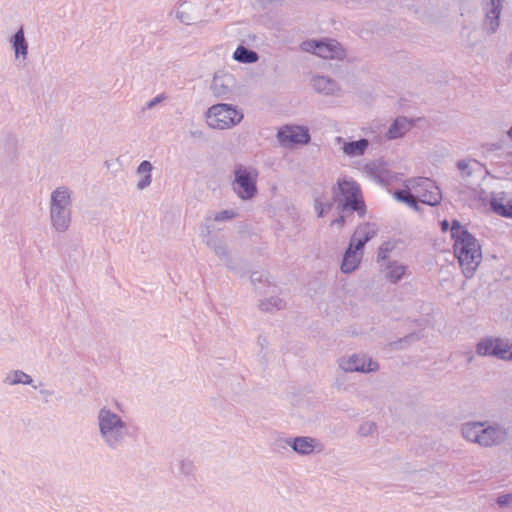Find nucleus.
<instances>
[{"mask_svg": "<svg viewBox=\"0 0 512 512\" xmlns=\"http://www.w3.org/2000/svg\"><path fill=\"white\" fill-rule=\"evenodd\" d=\"M167 99V96L165 93H160L158 94L156 97H154L153 99L149 100L143 110H146V109H152L154 108L156 105L160 104L161 102H163L164 100Z\"/></svg>", "mask_w": 512, "mask_h": 512, "instance_id": "34", "label": "nucleus"}, {"mask_svg": "<svg viewBox=\"0 0 512 512\" xmlns=\"http://www.w3.org/2000/svg\"><path fill=\"white\" fill-rule=\"evenodd\" d=\"M377 231L369 224H363L356 228L350 238L349 246L352 250L363 254L365 244L375 237Z\"/></svg>", "mask_w": 512, "mask_h": 512, "instance_id": "14", "label": "nucleus"}, {"mask_svg": "<svg viewBox=\"0 0 512 512\" xmlns=\"http://www.w3.org/2000/svg\"><path fill=\"white\" fill-rule=\"evenodd\" d=\"M332 199L337 211H355L364 218L367 207L359 183L352 177L339 178L331 188Z\"/></svg>", "mask_w": 512, "mask_h": 512, "instance_id": "3", "label": "nucleus"}, {"mask_svg": "<svg viewBox=\"0 0 512 512\" xmlns=\"http://www.w3.org/2000/svg\"><path fill=\"white\" fill-rule=\"evenodd\" d=\"M186 4H187V2H186V1H183V2H181V3L179 4V6H180V7H183V6H185Z\"/></svg>", "mask_w": 512, "mask_h": 512, "instance_id": "47", "label": "nucleus"}, {"mask_svg": "<svg viewBox=\"0 0 512 512\" xmlns=\"http://www.w3.org/2000/svg\"><path fill=\"white\" fill-rule=\"evenodd\" d=\"M233 59L239 63L252 64L258 61L259 55L243 45H239L233 53Z\"/></svg>", "mask_w": 512, "mask_h": 512, "instance_id": "22", "label": "nucleus"}, {"mask_svg": "<svg viewBox=\"0 0 512 512\" xmlns=\"http://www.w3.org/2000/svg\"><path fill=\"white\" fill-rule=\"evenodd\" d=\"M213 94L217 98H227L230 94V89L227 85H224L220 80L214 79L213 84L211 86Z\"/></svg>", "mask_w": 512, "mask_h": 512, "instance_id": "31", "label": "nucleus"}, {"mask_svg": "<svg viewBox=\"0 0 512 512\" xmlns=\"http://www.w3.org/2000/svg\"><path fill=\"white\" fill-rule=\"evenodd\" d=\"M99 438L110 451H120L132 436L127 421L111 407L104 405L96 413Z\"/></svg>", "mask_w": 512, "mask_h": 512, "instance_id": "2", "label": "nucleus"}, {"mask_svg": "<svg viewBox=\"0 0 512 512\" xmlns=\"http://www.w3.org/2000/svg\"><path fill=\"white\" fill-rule=\"evenodd\" d=\"M469 163L470 161L468 160H459L457 162V168L462 172L463 175L465 176H470L471 175V170L469 168Z\"/></svg>", "mask_w": 512, "mask_h": 512, "instance_id": "39", "label": "nucleus"}, {"mask_svg": "<svg viewBox=\"0 0 512 512\" xmlns=\"http://www.w3.org/2000/svg\"><path fill=\"white\" fill-rule=\"evenodd\" d=\"M492 210L503 217L512 218V203L508 202L507 204H503L500 201L493 199L491 201Z\"/></svg>", "mask_w": 512, "mask_h": 512, "instance_id": "28", "label": "nucleus"}, {"mask_svg": "<svg viewBox=\"0 0 512 512\" xmlns=\"http://www.w3.org/2000/svg\"><path fill=\"white\" fill-rule=\"evenodd\" d=\"M301 49L324 59H342L345 56L341 44L330 38L304 41L301 44Z\"/></svg>", "mask_w": 512, "mask_h": 512, "instance_id": "8", "label": "nucleus"}, {"mask_svg": "<svg viewBox=\"0 0 512 512\" xmlns=\"http://www.w3.org/2000/svg\"><path fill=\"white\" fill-rule=\"evenodd\" d=\"M441 229H442L443 232L448 231V229H449V222L447 220H443L441 222Z\"/></svg>", "mask_w": 512, "mask_h": 512, "instance_id": "43", "label": "nucleus"}, {"mask_svg": "<svg viewBox=\"0 0 512 512\" xmlns=\"http://www.w3.org/2000/svg\"><path fill=\"white\" fill-rule=\"evenodd\" d=\"M404 203H406L409 207L415 210L419 209L418 202L412 193L409 195V198Z\"/></svg>", "mask_w": 512, "mask_h": 512, "instance_id": "41", "label": "nucleus"}, {"mask_svg": "<svg viewBox=\"0 0 512 512\" xmlns=\"http://www.w3.org/2000/svg\"><path fill=\"white\" fill-rule=\"evenodd\" d=\"M176 17L180 22H182L186 25L192 24V20L194 19L193 17H191V15L186 10L176 11Z\"/></svg>", "mask_w": 512, "mask_h": 512, "instance_id": "35", "label": "nucleus"}, {"mask_svg": "<svg viewBox=\"0 0 512 512\" xmlns=\"http://www.w3.org/2000/svg\"><path fill=\"white\" fill-rule=\"evenodd\" d=\"M334 204L335 203L333 202V200L330 201V202H323L322 201L323 211H324L325 215L332 209Z\"/></svg>", "mask_w": 512, "mask_h": 512, "instance_id": "42", "label": "nucleus"}, {"mask_svg": "<svg viewBox=\"0 0 512 512\" xmlns=\"http://www.w3.org/2000/svg\"><path fill=\"white\" fill-rule=\"evenodd\" d=\"M407 267L397 261H389L386 265V279L396 284L398 283L406 272Z\"/></svg>", "mask_w": 512, "mask_h": 512, "instance_id": "23", "label": "nucleus"}, {"mask_svg": "<svg viewBox=\"0 0 512 512\" xmlns=\"http://www.w3.org/2000/svg\"><path fill=\"white\" fill-rule=\"evenodd\" d=\"M362 253H358L352 250V247H348L344 253L343 261L341 264V271L343 273H351L356 270L361 262Z\"/></svg>", "mask_w": 512, "mask_h": 512, "instance_id": "20", "label": "nucleus"}, {"mask_svg": "<svg viewBox=\"0 0 512 512\" xmlns=\"http://www.w3.org/2000/svg\"><path fill=\"white\" fill-rule=\"evenodd\" d=\"M72 191L67 186H59L50 196L51 226L59 233L66 232L72 219Z\"/></svg>", "mask_w": 512, "mask_h": 512, "instance_id": "5", "label": "nucleus"}, {"mask_svg": "<svg viewBox=\"0 0 512 512\" xmlns=\"http://www.w3.org/2000/svg\"><path fill=\"white\" fill-rule=\"evenodd\" d=\"M259 308L265 312L280 310L284 308V301L277 296H272L270 298L262 300L259 304Z\"/></svg>", "mask_w": 512, "mask_h": 512, "instance_id": "27", "label": "nucleus"}, {"mask_svg": "<svg viewBox=\"0 0 512 512\" xmlns=\"http://www.w3.org/2000/svg\"><path fill=\"white\" fill-rule=\"evenodd\" d=\"M496 503L500 507H506L512 503V493L499 495L496 499Z\"/></svg>", "mask_w": 512, "mask_h": 512, "instance_id": "37", "label": "nucleus"}, {"mask_svg": "<svg viewBox=\"0 0 512 512\" xmlns=\"http://www.w3.org/2000/svg\"><path fill=\"white\" fill-rule=\"evenodd\" d=\"M152 170H153V166L147 160H144L139 164V166L137 168V173L140 175H143V177L137 183V188L139 190H144L151 184V182H152L151 171Z\"/></svg>", "mask_w": 512, "mask_h": 512, "instance_id": "25", "label": "nucleus"}, {"mask_svg": "<svg viewBox=\"0 0 512 512\" xmlns=\"http://www.w3.org/2000/svg\"><path fill=\"white\" fill-rule=\"evenodd\" d=\"M411 194L410 189H398L394 192V197L400 202H405Z\"/></svg>", "mask_w": 512, "mask_h": 512, "instance_id": "38", "label": "nucleus"}, {"mask_svg": "<svg viewBox=\"0 0 512 512\" xmlns=\"http://www.w3.org/2000/svg\"><path fill=\"white\" fill-rule=\"evenodd\" d=\"M314 210H315L318 218H322L325 216V213L323 211V206H322V200L320 198H315Z\"/></svg>", "mask_w": 512, "mask_h": 512, "instance_id": "40", "label": "nucleus"}, {"mask_svg": "<svg viewBox=\"0 0 512 512\" xmlns=\"http://www.w3.org/2000/svg\"><path fill=\"white\" fill-rule=\"evenodd\" d=\"M412 127V122L408 120L406 117H398L395 121L390 125L387 131L388 139H397L402 136Z\"/></svg>", "mask_w": 512, "mask_h": 512, "instance_id": "21", "label": "nucleus"}, {"mask_svg": "<svg viewBox=\"0 0 512 512\" xmlns=\"http://www.w3.org/2000/svg\"><path fill=\"white\" fill-rule=\"evenodd\" d=\"M454 240V255L465 278H472L482 261V251L478 240L459 221L453 220L450 228Z\"/></svg>", "mask_w": 512, "mask_h": 512, "instance_id": "1", "label": "nucleus"}, {"mask_svg": "<svg viewBox=\"0 0 512 512\" xmlns=\"http://www.w3.org/2000/svg\"><path fill=\"white\" fill-rule=\"evenodd\" d=\"M195 465L193 461L189 459H182L178 463V472L179 474L185 477H191L194 475Z\"/></svg>", "mask_w": 512, "mask_h": 512, "instance_id": "30", "label": "nucleus"}, {"mask_svg": "<svg viewBox=\"0 0 512 512\" xmlns=\"http://www.w3.org/2000/svg\"><path fill=\"white\" fill-rule=\"evenodd\" d=\"M3 383L6 385H32L33 379L30 375L22 370H12L4 378Z\"/></svg>", "mask_w": 512, "mask_h": 512, "instance_id": "24", "label": "nucleus"}, {"mask_svg": "<svg viewBox=\"0 0 512 512\" xmlns=\"http://www.w3.org/2000/svg\"><path fill=\"white\" fill-rule=\"evenodd\" d=\"M256 280H259V278H256V273H253V274L251 275V281H252V282H255Z\"/></svg>", "mask_w": 512, "mask_h": 512, "instance_id": "45", "label": "nucleus"}, {"mask_svg": "<svg viewBox=\"0 0 512 512\" xmlns=\"http://www.w3.org/2000/svg\"><path fill=\"white\" fill-rule=\"evenodd\" d=\"M278 443L282 448L291 447L295 453L301 456H308L314 452L320 453L324 450V445L318 439L309 436L283 438L279 439Z\"/></svg>", "mask_w": 512, "mask_h": 512, "instance_id": "10", "label": "nucleus"}, {"mask_svg": "<svg viewBox=\"0 0 512 512\" xmlns=\"http://www.w3.org/2000/svg\"><path fill=\"white\" fill-rule=\"evenodd\" d=\"M237 216V213L233 210H222L217 212L213 216V220L216 222L227 221Z\"/></svg>", "mask_w": 512, "mask_h": 512, "instance_id": "32", "label": "nucleus"}, {"mask_svg": "<svg viewBox=\"0 0 512 512\" xmlns=\"http://www.w3.org/2000/svg\"><path fill=\"white\" fill-rule=\"evenodd\" d=\"M277 137L281 145L308 144L311 140L309 130L305 126H284L278 130Z\"/></svg>", "mask_w": 512, "mask_h": 512, "instance_id": "11", "label": "nucleus"}, {"mask_svg": "<svg viewBox=\"0 0 512 512\" xmlns=\"http://www.w3.org/2000/svg\"><path fill=\"white\" fill-rule=\"evenodd\" d=\"M232 190L241 200H250L258 192L259 171L252 165L236 164L233 170Z\"/></svg>", "mask_w": 512, "mask_h": 512, "instance_id": "6", "label": "nucleus"}, {"mask_svg": "<svg viewBox=\"0 0 512 512\" xmlns=\"http://www.w3.org/2000/svg\"><path fill=\"white\" fill-rule=\"evenodd\" d=\"M376 430V425L374 422H371V421H366L364 423H362L359 427V430H358V433L361 435V436H369L371 435L374 431Z\"/></svg>", "mask_w": 512, "mask_h": 512, "instance_id": "33", "label": "nucleus"}, {"mask_svg": "<svg viewBox=\"0 0 512 512\" xmlns=\"http://www.w3.org/2000/svg\"><path fill=\"white\" fill-rule=\"evenodd\" d=\"M205 117L209 127L225 130L238 125L243 120L244 114L235 105L218 103L208 108Z\"/></svg>", "mask_w": 512, "mask_h": 512, "instance_id": "7", "label": "nucleus"}, {"mask_svg": "<svg viewBox=\"0 0 512 512\" xmlns=\"http://www.w3.org/2000/svg\"><path fill=\"white\" fill-rule=\"evenodd\" d=\"M265 341H266V340H265V338H263V337H261V336L258 338V342L261 344V346H263V343H264Z\"/></svg>", "mask_w": 512, "mask_h": 512, "instance_id": "46", "label": "nucleus"}, {"mask_svg": "<svg viewBox=\"0 0 512 512\" xmlns=\"http://www.w3.org/2000/svg\"><path fill=\"white\" fill-rule=\"evenodd\" d=\"M339 367L345 372H372L379 368L377 362L365 355L354 354L339 360Z\"/></svg>", "mask_w": 512, "mask_h": 512, "instance_id": "12", "label": "nucleus"}, {"mask_svg": "<svg viewBox=\"0 0 512 512\" xmlns=\"http://www.w3.org/2000/svg\"><path fill=\"white\" fill-rule=\"evenodd\" d=\"M312 86L316 92L324 95H334L339 90V86L335 80L320 75L312 78Z\"/></svg>", "mask_w": 512, "mask_h": 512, "instance_id": "18", "label": "nucleus"}, {"mask_svg": "<svg viewBox=\"0 0 512 512\" xmlns=\"http://www.w3.org/2000/svg\"><path fill=\"white\" fill-rule=\"evenodd\" d=\"M390 251H391V248L388 243L382 244L378 249L377 260L378 261L386 260L388 258Z\"/></svg>", "mask_w": 512, "mask_h": 512, "instance_id": "36", "label": "nucleus"}, {"mask_svg": "<svg viewBox=\"0 0 512 512\" xmlns=\"http://www.w3.org/2000/svg\"><path fill=\"white\" fill-rule=\"evenodd\" d=\"M201 236L203 238V242L209 248H211L215 252L216 255H218L221 258L228 257V251L226 249L224 242L220 238H218L217 235L213 234L212 228L210 225L205 224L202 227Z\"/></svg>", "mask_w": 512, "mask_h": 512, "instance_id": "15", "label": "nucleus"}, {"mask_svg": "<svg viewBox=\"0 0 512 512\" xmlns=\"http://www.w3.org/2000/svg\"><path fill=\"white\" fill-rule=\"evenodd\" d=\"M410 184L420 202L430 206H436L441 202V191L431 179L419 177L411 180Z\"/></svg>", "mask_w": 512, "mask_h": 512, "instance_id": "9", "label": "nucleus"}, {"mask_svg": "<svg viewBox=\"0 0 512 512\" xmlns=\"http://www.w3.org/2000/svg\"><path fill=\"white\" fill-rule=\"evenodd\" d=\"M338 217L330 222V227H337L341 229L347 222L352 221V215L355 211H337Z\"/></svg>", "mask_w": 512, "mask_h": 512, "instance_id": "29", "label": "nucleus"}, {"mask_svg": "<svg viewBox=\"0 0 512 512\" xmlns=\"http://www.w3.org/2000/svg\"><path fill=\"white\" fill-rule=\"evenodd\" d=\"M40 393L45 395V396H51L52 395V392L48 391V390H40Z\"/></svg>", "mask_w": 512, "mask_h": 512, "instance_id": "44", "label": "nucleus"}, {"mask_svg": "<svg viewBox=\"0 0 512 512\" xmlns=\"http://www.w3.org/2000/svg\"><path fill=\"white\" fill-rule=\"evenodd\" d=\"M496 340L494 342V348L492 352V357L503 361H511L512 360V341L508 338L502 337H494Z\"/></svg>", "mask_w": 512, "mask_h": 512, "instance_id": "19", "label": "nucleus"}, {"mask_svg": "<svg viewBox=\"0 0 512 512\" xmlns=\"http://www.w3.org/2000/svg\"><path fill=\"white\" fill-rule=\"evenodd\" d=\"M336 140L338 143L343 142V145L341 147L342 152L349 157H357L364 155L369 146V141L366 138H361L357 141L346 142L343 141L342 137H337Z\"/></svg>", "mask_w": 512, "mask_h": 512, "instance_id": "17", "label": "nucleus"}, {"mask_svg": "<svg viewBox=\"0 0 512 512\" xmlns=\"http://www.w3.org/2000/svg\"><path fill=\"white\" fill-rule=\"evenodd\" d=\"M496 340L492 336H487L481 338L476 344L475 352L478 356L482 357H492V352L494 348V342Z\"/></svg>", "mask_w": 512, "mask_h": 512, "instance_id": "26", "label": "nucleus"}, {"mask_svg": "<svg viewBox=\"0 0 512 512\" xmlns=\"http://www.w3.org/2000/svg\"><path fill=\"white\" fill-rule=\"evenodd\" d=\"M503 0H488L483 3L485 11L484 26L489 33H494L499 27Z\"/></svg>", "mask_w": 512, "mask_h": 512, "instance_id": "13", "label": "nucleus"}, {"mask_svg": "<svg viewBox=\"0 0 512 512\" xmlns=\"http://www.w3.org/2000/svg\"><path fill=\"white\" fill-rule=\"evenodd\" d=\"M15 59L26 61L28 57V42L25 38L24 28L21 26L10 38Z\"/></svg>", "mask_w": 512, "mask_h": 512, "instance_id": "16", "label": "nucleus"}, {"mask_svg": "<svg viewBox=\"0 0 512 512\" xmlns=\"http://www.w3.org/2000/svg\"><path fill=\"white\" fill-rule=\"evenodd\" d=\"M464 439L481 447H493L503 443L507 438V429L498 422H466L461 427Z\"/></svg>", "mask_w": 512, "mask_h": 512, "instance_id": "4", "label": "nucleus"}]
</instances>
